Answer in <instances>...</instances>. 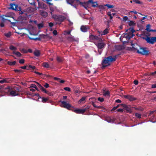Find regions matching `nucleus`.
<instances>
[{"label": "nucleus", "mask_w": 156, "mask_h": 156, "mask_svg": "<svg viewBox=\"0 0 156 156\" xmlns=\"http://www.w3.org/2000/svg\"><path fill=\"white\" fill-rule=\"evenodd\" d=\"M118 55H119L114 56L113 57L112 56H110L107 58H105L102 62V68H104L110 65L112 62L115 61L116 60L117 56Z\"/></svg>", "instance_id": "nucleus-1"}, {"label": "nucleus", "mask_w": 156, "mask_h": 156, "mask_svg": "<svg viewBox=\"0 0 156 156\" xmlns=\"http://www.w3.org/2000/svg\"><path fill=\"white\" fill-rule=\"evenodd\" d=\"M52 18L56 22V24H61L66 19V17L62 15H56L53 14Z\"/></svg>", "instance_id": "nucleus-2"}, {"label": "nucleus", "mask_w": 156, "mask_h": 156, "mask_svg": "<svg viewBox=\"0 0 156 156\" xmlns=\"http://www.w3.org/2000/svg\"><path fill=\"white\" fill-rule=\"evenodd\" d=\"M10 9L13 10H17L20 11V14H23L25 11L24 10H22L21 8L20 7H18L17 5L14 3H11L10 4Z\"/></svg>", "instance_id": "nucleus-3"}, {"label": "nucleus", "mask_w": 156, "mask_h": 156, "mask_svg": "<svg viewBox=\"0 0 156 156\" xmlns=\"http://www.w3.org/2000/svg\"><path fill=\"white\" fill-rule=\"evenodd\" d=\"M142 37L143 39L145 40L147 43L150 44H153L155 42H156V37H150L146 35L145 37Z\"/></svg>", "instance_id": "nucleus-4"}, {"label": "nucleus", "mask_w": 156, "mask_h": 156, "mask_svg": "<svg viewBox=\"0 0 156 156\" xmlns=\"http://www.w3.org/2000/svg\"><path fill=\"white\" fill-rule=\"evenodd\" d=\"M67 3L73 6L74 8L77 9L78 5L79 0H66Z\"/></svg>", "instance_id": "nucleus-5"}, {"label": "nucleus", "mask_w": 156, "mask_h": 156, "mask_svg": "<svg viewBox=\"0 0 156 156\" xmlns=\"http://www.w3.org/2000/svg\"><path fill=\"white\" fill-rule=\"evenodd\" d=\"M89 38L90 41L91 42H95L96 41H97L98 42H101L102 41L101 38L98 37L97 36H94L92 34L90 35Z\"/></svg>", "instance_id": "nucleus-6"}, {"label": "nucleus", "mask_w": 156, "mask_h": 156, "mask_svg": "<svg viewBox=\"0 0 156 156\" xmlns=\"http://www.w3.org/2000/svg\"><path fill=\"white\" fill-rule=\"evenodd\" d=\"M9 87H8L6 88H4V89L7 91V92L9 93V95L11 96H18L19 95V94L18 92H16L14 90H10Z\"/></svg>", "instance_id": "nucleus-7"}, {"label": "nucleus", "mask_w": 156, "mask_h": 156, "mask_svg": "<svg viewBox=\"0 0 156 156\" xmlns=\"http://www.w3.org/2000/svg\"><path fill=\"white\" fill-rule=\"evenodd\" d=\"M149 51L146 50V48H143L141 47L139 51H137V53L141 55H147L148 54Z\"/></svg>", "instance_id": "nucleus-8"}, {"label": "nucleus", "mask_w": 156, "mask_h": 156, "mask_svg": "<svg viewBox=\"0 0 156 156\" xmlns=\"http://www.w3.org/2000/svg\"><path fill=\"white\" fill-rule=\"evenodd\" d=\"M98 49H102L104 48L106 45L105 43L103 42V41L101 42H98V43L94 42Z\"/></svg>", "instance_id": "nucleus-9"}, {"label": "nucleus", "mask_w": 156, "mask_h": 156, "mask_svg": "<svg viewBox=\"0 0 156 156\" xmlns=\"http://www.w3.org/2000/svg\"><path fill=\"white\" fill-rule=\"evenodd\" d=\"M121 106L124 109L126 110L127 112L131 113L132 112L130 105H128L125 104H122Z\"/></svg>", "instance_id": "nucleus-10"}, {"label": "nucleus", "mask_w": 156, "mask_h": 156, "mask_svg": "<svg viewBox=\"0 0 156 156\" xmlns=\"http://www.w3.org/2000/svg\"><path fill=\"white\" fill-rule=\"evenodd\" d=\"M62 103V107L67 109H69L71 107V105L67 103L66 101H62L61 102Z\"/></svg>", "instance_id": "nucleus-11"}, {"label": "nucleus", "mask_w": 156, "mask_h": 156, "mask_svg": "<svg viewBox=\"0 0 156 156\" xmlns=\"http://www.w3.org/2000/svg\"><path fill=\"white\" fill-rule=\"evenodd\" d=\"M123 97L129 100L130 101H135L136 99V98L131 95H124Z\"/></svg>", "instance_id": "nucleus-12"}, {"label": "nucleus", "mask_w": 156, "mask_h": 156, "mask_svg": "<svg viewBox=\"0 0 156 156\" xmlns=\"http://www.w3.org/2000/svg\"><path fill=\"white\" fill-rule=\"evenodd\" d=\"M132 49L133 50H136L137 51L138 50L139 51L141 47L138 45L136 43L135 44H132Z\"/></svg>", "instance_id": "nucleus-13"}, {"label": "nucleus", "mask_w": 156, "mask_h": 156, "mask_svg": "<svg viewBox=\"0 0 156 156\" xmlns=\"http://www.w3.org/2000/svg\"><path fill=\"white\" fill-rule=\"evenodd\" d=\"M5 17L4 16V15H3L2 16H0V18H1V20L2 21V22H4L6 20H7L12 25H13L14 26H15V25L16 23V22H12L11 21V20H9L5 19Z\"/></svg>", "instance_id": "nucleus-14"}, {"label": "nucleus", "mask_w": 156, "mask_h": 156, "mask_svg": "<svg viewBox=\"0 0 156 156\" xmlns=\"http://www.w3.org/2000/svg\"><path fill=\"white\" fill-rule=\"evenodd\" d=\"M74 112L77 114H83L85 112V110L83 109H77L74 110Z\"/></svg>", "instance_id": "nucleus-15"}, {"label": "nucleus", "mask_w": 156, "mask_h": 156, "mask_svg": "<svg viewBox=\"0 0 156 156\" xmlns=\"http://www.w3.org/2000/svg\"><path fill=\"white\" fill-rule=\"evenodd\" d=\"M67 39L68 41L70 42L77 41H78L77 39H75L74 37L71 35L70 36L67 37Z\"/></svg>", "instance_id": "nucleus-16"}, {"label": "nucleus", "mask_w": 156, "mask_h": 156, "mask_svg": "<svg viewBox=\"0 0 156 156\" xmlns=\"http://www.w3.org/2000/svg\"><path fill=\"white\" fill-rule=\"evenodd\" d=\"M88 29V27L86 26H82L80 27L81 31L83 32H86Z\"/></svg>", "instance_id": "nucleus-17"}, {"label": "nucleus", "mask_w": 156, "mask_h": 156, "mask_svg": "<svg viewBox=\"0 0 156 156\" xmlns=\"http://www.w3.org/2000/svg\"><path fill=\"white\" fill-rule=\"evenodd\" d=\"M79 4H80L85 9H87V8L88 7V3H87V2H80V0H79V2L78 3V5Z\"/></svg>", "instance_id": "nucleus-18"}, {"label": "nucleus", "mask_w": 156, "mask_h": 156, "mask_svg": "<svg viewBox=\"0 0 156 156\" xmlns=\"http://www.w3.org/2000/svg\"><path fill=\"white\" fill-rule=\"evenodd\" d=\"M40 14L44 17H46L48 16V13L44 11H40Z\"/></svg>", "instance_id": "nucleus-19"}, {"label": "nucleus", "mask_w": 156, "mask_h": 156, "mask_svg": "<svg viewBox=\"0 0 156 156\" xmlns=\"http://www.w3.org/2000/svg\"><path fill=\"white\" fill-rule=\"evenodd\" d=\"M16 61L13 62L7 61V64L10 66H14L16 64Z\"/></svg>", "instance_id": "nucleus-20"}, {"label": "nucleus", "mask_w": 156, "mask_h": 156, "mask_svg": "<svg viewBox=\"0 0 156 156\" xmlns=\"http://www.w3.org/2000/svg\"><path fill=\"white\" fill-rule=\"evenodd\" d=\"M34 54L35 56L39 57L40 55V53L39 50H36L34 52Z\"/></svg>", "instance_id": "nucleus-21"}, {"label": "nucleus", "mask_w": 156, "mask_h": 156, "mask_svg": "<svg viewBox=\"0 0 156 156\" xmlns=\"http://www.w3.org/2000/svg\"><path fill=\"white\" fill-rule=\"evenodd\" d=\"M133 108H134L135 110H139L140 111H143L144 110V108L141 106H140L138 107H135Z\"/></svg>", "instance_id": "nucleus-22"}, {"label": "nucleus", "mask_w": 156, "mask_h": 156, "mask_svg": "<svg viewBox=\"0 0 156 156\" xmlns=\"http://www.w3.org/2000/svg\"><path fill=\"white\" fill-rule=\"evenodd\" d=\"M4 83H9L11 81V80L9 78H5L4 79H2Z\"/></svg>", "instance_id": "nucleus-23"}, {"label": "nucleus", "mask_w": 156, "mask_h": 156, "mask_svg": "<svg viewBox=\"0 0 156 156\" xmlns=\"http://www.w3.org/2000/svg\"><path fill=\"white\" fill-rule=\"evenodd\" d=\"M28 38L31 40H34L35 41L38 40L39 41H40L41 40V38L40 37L32 38L30 37H29Z\"/></svg>", "instance_id": "nucleus-24"}, {"label": "nucleus", "mask_w": 156, "mask_h": 156, "mask_svg": "<svg viewBox=\"0 0 156 156\" xmlns=\"http://www.w3.org/2000/svg\"><path fill=\"white\" fill-rule=\"evenodd\" d=\"M13 53L15 54L18 57H20L21 55V54L19 51H13Z\"/></svg>", "instance_id": "nucleus-25"}, {"label": "nucleus", "mask_w": 156, "mask_h": 156, "mask_svg": "<svg viewBox=\"0 0 156 156\" xmlns=\"http://www.w3.org/2000/svg\"><path fill=\"white\" fill-rule=\"evenodd\" d=\"M43 66L46 68H48L49 67V65L46 62H44L43 63Z\"/></svg>", "instance_id": "nucleus-26"}, {"label": "nucleus", "mask_w": 156, "mask_h": 156, "mask_svg": "<svg viewBox=\"0 0 156 156\" xmlns=\"http://www.w3.org/2000/svg\"><path fill=\"white\" fill-rule=\"evenodd\" d=\"M29 3L31 5H33L34 6L35 5V2L34 1V0H27Z\"/></svg>", "instance_id": "nucleus-27"}, {"label": "nucleus", "mask_w": 156, "mask_h": 156, "mask_svg": "<svg viewBox=\"0 0 156 156\" xmlns=\"http://www.w3.org/2000/svg\"><path fill=\"white\" fill-rule=\"evenodd\" d=\"M9 48L11 50L16 51L17 50V48L12 45H10Z\"/></svg>", "instance_id": "nucleus-28"}, {"label": "nucleus", "mask_w": 156, "mask_h": 156, "mask_svg": "<svg viewBox=\"0 0 156 156\" xmlns=\"http://www.w3.org/2000/svg\"><path fill=\"white\" fill-rule=\"evenodd\" d=\"M135 116L137 118L140 119L141 118V115L138 113H136L135 114Z\"/></svg>", "instance_id": "nucleus-29"}, {"label": "nucleus", "mask_w": 156, "mask_h": 156, "mask_svg": "<svg viewBox=\"0 0 156 156\" xmlns=\"http://www.w3.org/2000/svg\"><path fill=\"white\" fill-rule=\"evenodd\" d=\"M104 6H107L108 8H109V9L113 8L114 7V6L113 5H109L108 4L105 5Z\"/></svg>", "instance_id": "nucleus-30"}, {"label": "nucleus", "mask_w": 156, "mask_h": 156, "mask_svg": "<svg viewBox=\"0 0 156 156\" xmlns=\"http://www.w3.org/2000/svg\"><path fill=\"white\" fill-rule=\"evenodd\" d=\"M14 90L16 92H19L20 91V88L19 87H15L14 88Z\"/></svg>", "instance_id": "nucleus-31"}, {"label": "nucleus", "mask_w": 156, "mask_h": 156, "mask_svg": "<svg viewBox=\"0 0 156 156\" xmlns=\"http://www.w3.org/2000/svg\"><path fill=\"white\" fill-rule=\"evenodd\" d=\"M98 4L97 2H94L92 4V6L93 7H98Z\"/></svg>", "instance_id": "nucleus-32"}, {"label": "nucleus", "mask_w": 156, "mask_h": 156, "mask_svg": "<svg viewBox=\"0 0 156 156\" xmlns=\"http://www.w3.org/2000/svg\"><path fill=\"white\" fill-rule=\"evenodd\" d=\"M123 34H124V35H126V36H125V37H126V38L127 39L129 40V39H130L131 38V37H132L131 36H130L129 35V34L127 35V34L126 33H124Z\"/></svg>", "instance_id": "nucleus-33"}, {"label": "nucleus", "mask_w": 156, "mask_h": 156, "mask_svg": "<svg viewBox=\"0 0 156 156\" xmlns=\"http://www.w3.org/2000/svg\"><path fill=\"white\" fill-rule=\"evenodd\" d=\"M107 15L110 17V19L112 20L113 18V16H112V13L111 12H107Z\"/></svg>", "instance_id": "nucleus-34"}, {"label": "nucleus", "mask_w": 156, "mask_h": 156, "mask_svg": "<svg viewBox=\"0 0 156 156\" xmlns=\"http://www.w3.org/2000/svg\"><path fill=\"white\" fill-rule=\"evenodd\" d=\"M37 26L39 29H40L44 27V25L42 23L37 24Z\"/></svg>", "instance_id": "nucleus-35"}, {"label": "nucleus", "mask_w": 156, "mask_h": 156, "mask_svg": "<svg viewBox=\"0 0 156 156\" xmlns=\"http://www.w3.org/2000/svg\"><path fill=\"white\" fill-rule=\"evenodd\" d=\"M108 33V29L106 28L103 31L102 34L105 35Z\"/></svg>", "instance_id": "nucleus-36"}, {"label": "nucleus", "mask_w": 156, "mask_h": 156, "mask_svg": "<svg viewBox=\"0 0 156 156\" xmlns=\"http://www.w3.org/2000/svg\"><path fill=\"white\" fill-rule=\"evenodd\" d=\"M110 94V93L109 91L107 90L106 91H105L104 92V95L105 96H106L109 95Z\"/></svg>", "instance_id": "nucleus-37"}, {"label": "nucleus", "mask_w": 156, "mask_h": 156, "mask_svg": "<svg viewBox=\"0 0 156 156\" xmlns=\"http://www.w3.org/2000/svg\"><path fill=\"white\" fill-rule=\"evenodd\" d=\"M133 2H135L136 3V4H142V2H140L139 0H133Z\"/></svg>", "instance_id": "nucleus-38"}, {"label": "nucleus", "mask_w": 156, "mask_h": 156, "mask_svg": "<svg viewBox=\"0 0 156 156\" xmlns=\"http://www.w3.org/2000/svg\"><path fill=\"white\" fill-rule=\"evenodd\" d=\"M33 82H35L36 84H37L38 87L41 89L42 88H43V87L41 85V84H39L38 82H36V81H33Z\"/></svg>", "instance_id": "nucleus-39"}, {"label": "nucleus", "mask_w": 156, "mask_h": 156, "mask_svg": "<svg viewBox=\"0 0 156 156\" xmlns=\"http://www.w3.org/2000/svg\"><path fill=\"white\" fill-rule=\"evenodd\" d=\"M146 30H147V31H149V30H150V28L151 27V25L150 24H147L146 26Z\"/></svg>", "instance_id": "nucleus-40"}, {"label": "nucleus", "mask_w": 156, "mask_h": 156, "mask_svg": "<svg viewBox=\"0 0 156 156\" xmlns=\"http://www.w3.org/2000/svg\"><path fill=\"white\" fill-rule=\"evenodd\" d=\"M28 68H31L33 70H37V69H36V67L34 66H31V65H29L28 66Z\"/></svg>", "instance_id": "nucleus-41"}, {"label": "nucleus", "mask_w": 156, "mask_h": 156, "mask_svg": "<svg viewBox=\"0 0 156 156\" xmlns=\"http://www.w3.org/2000/svg\"><path fill=\"white\" fill-rule=\"evenodd\" d=\"M129 26H133L135 25V23L133 21H130L129 23Z\"/></svg>", "instance_id": "nucleus-42"}, {"label": "nucleus", "mask_w": 156, "mask_h": 156, "mask_svg": "<svg viewBox=\"0 0 156 156\" xmlns=\"http://www.w3.org/2000/svg\"><path fill=\"white\" fill-rule=\"evenodd\" d=\"M86 99L85 97H82L81 99H80L79 101L78 102L79 103H81L82 102V101H84Z\"/></svg>", "instance_id": "nucleus-43"}, {"label": "nucleus", "mask_w": 156, "mask_h": 156, "mask_svg": "<svg viewBox=\"0 0 156 156\" xmlns=\"http://www.w3.org/2000/svg\"><path fill=\"white\" fill-rule=\"evenodd\" d=\"M48 99L44 97L42 98V101L43 103H45L48 101Z\"/></svg>", "instance_id": "nucleus-44"}, {"label": "nucleus", "mask_w": 156, "mask_h": 156, "mask_svg": "<svg viewBox=\"0 0 156 156\" xmlns=\"http://www.w3.org/2000/svg\"><path fill=\"white\" fill-rule=\"evenodd\" d=\"M56 59L57 61L59 62H61L62 61V59L59 57H57Z\"/></svg>", "instance_id": "nucleus-45"}, {"label": "nucleus", "mask_w": 156, "mask_h": 156, "mask_svg": "<svg viewBox=\"0 0 156 156\" xmlns=\"http://www.w3.org/2000/svg\"><path fill=\"white\" fill-rule=\"evenodd\" d=\"M27 65L24 66H22L20 67V68L24 69L29 70V69H27Z\"/></svg>", "instance_id": "nucleus-46"}, {"label": "nucleus", "mask_w": 156, "mask_h": 156, "mask_svg": "<svg viewBox=\"0 0 156 156\" xmlns=\"http://www.w3.org/2000/svg\"><path fill=\"white\" fill-rule=\"evenodd\" d=\"M5 36L8 37H9L11 35V33L10 32H9L5 34Z\"/></svg>", "instance_id": "nucleus-47"}, {"label": "nucleus", "mask_w": 156, "mask_h": 156, "mask_svg": "<svg viewBox=\"0 0 156 156\" xmlns=\"http://www.w3.org/2000/svg\"><path fill=\"white\" fill-rule=\"evenodd\" d=\"M24 62L25 60L23 59H21L19 61V63L21 64H23L24 63Z\"/></svg>", "instance_id": "nucleus-48"}, {"label": "nucleus", "mask_w": 156, "mask_h": 156, "mask_svg": "<svg viewBox=\"0 0 156 156\" xmlns=\"http://www.w3.org/2000/svg\"><path fill=\"white\" fill-rule=\"evenodd\" d=\"M64 89L65 90L67 91H71V89L69 87H65L64 88Z\"/></svg>", "instance_id": "nucleus-49"}, {"label": "nucleus", "mask_w": 156, "mask_h": 156, "mask_svg": "<svg viewBox=\"0 0 156 156\" xmlns=\"http://www.w3.org/2000/svg\"><path fill=\"white\" fill-rule=\"evenodd\" d=\"M34 73H36L37 74H38V75H42V76H44V75L42 73H40L39 72H37L36 71H34Z\"/></svg>", "instance_id": "nucleus-50"}, {"label": "nucleus", "mask_w": 156, "mask_h": 156, "mask_svg": "<svg viewBox=\"0 0 156 156\" xmlns=\"http://www.w3.org/2000/svg\"><path fill=\"white\" fill-rule=\"evenodd\" d=\"M150 76H155L156 75V71L153 72H151L150 74Z\"/></svg>", "instance_id": "nucleus-51"}, {"label": "nucleus", "mask_w": 156, "mask_h": 156, "mask_svg": "<svg viewBox=\"0 0 156 156\" xmlns=\"http://www.w3.org/2000/svg\"><path fill=\"white\" fill-rule=\"evenodd\" d=\"M98 100L101 102H102L104 101V99L103 98L99 97L98 98Z\"/></svg>", "instance_id": "nucleus-52"}, {"label": "nucleus", "mask_w": 156, "mask_h": 156, "mask_svg": "<svg viewBox=\"0 0 156 156\" xmlns=\"http://www.w3.org/2000/svg\"><path fill=\"white\" fill-rule=\"evenodd\" d=\"M0 27H5L4 22H1L0 23Z\"/></svg>", "instance_id": "nucleus-53"}, {"label": "nucleus", "mask_w": 156, "mask_h": 156, "mask_svg": "<svg viewBox=\"0 0 156 156\" xmlns=\"http://www.w3.org/2000/svg\"><path fill=\"white\" fill-rule=\"evenodd\" d=\"M30 87L36 88H37V86L35 84H32L30 85Z\"/></svg>", "instance_id": "nucleus-54"}, {"label": "nucleus", "mask_w": 156, "mask_h": 156, "mask_svg": "<svg viewBox=\"0 0 156 156\" xmlns=\"http://www.w3.org/2000/svg\"><path fill=\"white\" fill-rule=\"evenodd\" d=\"M129 30H130L132 33H133L135 31L133 28H129Z\"/></svg>", "instance_id": "nucleus-55"}, {"label": "nucleus", "mask_w": 156, "mask_h": 156, "mask_svg": "<svg viewBox=\"0 0 156 156\" xmlns=\"http://www.w3.org/2000/svg\"><path fill=\"white\" fill-rule=\"evenodd\" d=\"M128 19V17L127 16H125L123 17V21H126Z\"/></svg>", "instance_id": "nucleus-56"}, {"label": "nucleus", "mask_w": 156, "mask_h": 156, "mask_svg": "<svg viewBox=\"0 0 156 156\" xmlns=\"http://www.w3.org/2000/svg\"><path fill=\"white\" fill-rule=\"evenodd\" d=\"M98 7H99L100 9H104L105 8L104 7V6L102 5H98Z\"/></svg>", "instance_id": "nucleus-57"}, {"label": "nucleus", "mask_w": 156, "mask_h": 156, "mask_svg": "<svg viewBox=\"0 0 156 156\" xmlns=\"http://www.w3.org/2000/svg\"><path fill=\"white\" fill-rule=\"evenodd\" d=\"M98 108L101 109L102 110H105V108L102 106H98Z\"/></svg>", "instance_id": "nucleus-58"}, {"label": "nucleus", "mask_w": 156, "mask_h": 156, "mask_svg": "<svg viewBox=\"0 0 156 156\" xmlns=\"http://www.w3.org/2000/svg\"><path fill=\"white\" fill-rule=\"evenodd\" d=\"M22 70H18V69H14V71L15 72V73H18V72H21Z\"/></svg>", "instance_id": "nucleus-59"}, {"label": "nucleus", "mask_w": 156, "mask_h": 156, "mask_svg": "<svg viewBox=\"0 0 156 156\" xmlns=\"http://www.w3.org/2000/svg\"><path fill=\"white\" fill-rule=\"evenodd\" d=\"M4 87L2 86H0V92L4 91Z\"/></svg>", "instance_id": "nucleus-60"}, {"label": "nucleus", "mask_w": 156, "mask_h": 156, "mask_svg": "<svg viewBox=\"0 0 156 156\" xmlns=\"http://www.w3.org/2000/svg\"><path fill=\"white\" fill-rule=\"evenodd\" d=\"M138 81L137 80H135L133 81L134 83L136 85H137L138 84Z\"/></svg>", "instance_id": "nucleus-61"}, {"label": "nucleus", "mask_w": 156, "mask_h": 156, "mask_svg": "<svg viewBox=\"0 0 156 156\" xmlns=\"http://www.w3.org/2000/svg\"><path fill=\"white\" fill-rule=\"evenodd\" d=\"M116 111L118 112H123V109L121 108H119L117 109Z\"/></svg>", "instance_id": "nucleus-62"}, {"label": "nucleus", "mask_w": 156, "mask_h": 156, "mask_svg": "<svg viewBox=\"0 0 156 156\" xmlns=\"http://www.w3.org/2000/svg\"><path fill=\"white\" fill-rule=\"evenodd\" d=\"M57 31L56 30H55L53 31V34L55 35H56L57 34Z\"/></svg>", "instance_id": "nucleus-63"}, {"label": "nucleus", "mask_w": 156, "mask_h": 156, "mask_svg": "<svg viewBox=\"0 0 156 156\" xmlns=\"http://www.w3.org/2000/svg\"><path fill=\"white\" fill-rule=\"evenodd\" d=\"M44 86L45 88H48L49 87V85L48 83H45V84L44 85Z\"/></svg>", "instance_id": "nucleus-64"}]
</instances>
